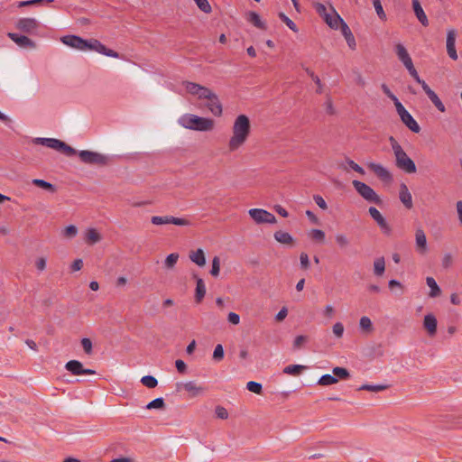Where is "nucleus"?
Wrapping results in <instances>:
<instances>
[{"instance_id":"obj_49","label":"nucleus","mask_w":462,"mask_h":462,"mask_svg":"<svg viewBox=\"0 0 462 462\" xmlns=\"http://www.w3.org/2000/svg\"><path fill=\"white\" fill-rule=\"evenodd\" d=\"M212 358L216 362H220L224 358V348L221 344L216 346Z\"/></svg>"},{"instance_id":"obj_24","label":"nucleus","mask_w":462,"mask_h":462,"mask_svg":"<svg viewBox=\"0 0 462 462\" xmlns=\"http://www.w3.org/2000/svg\"><path fill=\"white\" fill-rule=\"evenodd\" d=\"M433 105L437 107V109L440 112H445L446 108L444 104L441 102L438 95L429 87V85H425L422 88Z\"/></svg>"},{"instance_id":"obj_23","label":"nucleus","mask_w":462,"mask_h":462,"mask_svg":"<svg viewBox=\"0 0 462 462\" xmlns=\"http://www.w3.org/2000/svg\"><path fill=\"white\" fill-rule=\"evenodd\" d=\"M416 248L420 254H425L427 251V238L424 231L418 228L415 233Z\"/></svg>"},{"instance_id":"obj_5","label":"nucleus","mask_w":462,"mask_h":462,"mask_svg":"<svg viewBox=\"0 0 462 462\" xmlns=\"http://www.w3.org/2000/svg\"><path fill=\"white\" fill-rule=\"evenodd\" d=\"M313 7L331 29L337 30L338 28V22H342V18L331 5H329L330 12L321 3H314Z\"/></svg>"},{"instance_id":"obj_40","label":"nucleus","mask_w":462,"mask_h":462,"mask_svg":"<svg viewBox=\"0 0 462 462\" xmlns=\"http://www.w3.org/2000/svg\"><path fill=\"white\" fill-rule=\"evenodd\" d=\"M164 408H165V402H164L163 398H162V397L152 400L146 405V409H148V410H152V409L162 410Z\"/></svg>"},{"instance_id":"obj_42","label":"nucleus","mask_w":462,"mask_h":462,"mask_svg":"<svg viewBox=\"0 0 462 462\" xmlns=\"http://www.w3.org/2000/svg\"><path fill=\"white\" fill-rule=\"evenodd\" d=\"M178 260H179V254L177 253H172V254H169L164 261L165 268L172 269L175 266V264L177 263Z\"/></svg>"},{"instance_id":"obj_53","label":"nucleus","mask_w":462,"mask_h":462,"mask_svg":"<svg viewBox=\"0 0 462 462\" xmlns=\"http://www.w3.org/2000/svg\"><path fill=\"white\" fill-rule=\"evenodd\" d=\"M309 340V337L307 336H298L295 337L293 341V349L297 350L303 346V345Z\"/></svg>"},{"instance_id":"obj_16","label":"nucleus","mask_w":462,"mask_h":462,"mask_svg":"<svg viewBox=\"0 0 462 462\" xmlns=\"http://www.w3.org/2000/svg\"><path fill=\"white\" fill-rule=\"evenodd\" d=\"M39 27V23L34 18H21L16 23V28L25 33H32Z\"/></svg>"},{"instance_id":"obj_11","label":"nucleus","mask_w":462,"mask_h":462,"mask_svg":"<svg viewBox=\"0 0 462 462\" xmlns=\"http://www.w3.org/2000/svg\"><path fill=\"white\" fill-rule=\"evenodd\" d=\"M151 222L153 225H168L173 224L176 226H189L191 223L189 220L181 217H176L173 216H153L151 217Z\"/></svg>"},{"instance_id":"obj_33","label":"nucleus","mask_w":462,"mask_h":462,"mask_svg":"<svg viewBox=\"0 0 462 462\" xmlns=\"http://www.w3.org/2000/svg\"><path fill=\"white\" fill-rule=\"evenodd\" d=\"M32 184L39 187V188H42L47 191H50L51 193H54L56 191V188L53 184L44 180H41V179H34L32 180Z\"/></svg>"},{"instance_id":"obj_15","label":"nucleus","mask_w":462,"mask_h":462,"mask_svg":"<svg viewBox=\"0 0 462 462\" xmlns=\"http://www.w3.org/2000/svg\"><path fill=\"white\" fill-rule=\"evenodd\" d=\"M368 212L371 216V217L377 223L381 230L385 235H390L392 232V228L385 220V218L382 216V214L379 212L377 208L374 207H370L368 209Z\"/></svg>"},{"instance_id":"obj_6","label":"nucleus","mask_w":462,"mask_h":462,"mask_svg":"<svg viewBox=\"0 0 462 462\" xmlns=\"http://www.w3.org/2000/svg\"><path fill=\"white\" fill-rule=\"evenodd\" d=\"M35 144L44 145L53 150L61 152L67 156H72L77 153V151L65 143L64 142L55 138H34L32 141Z\"/></svg>"},{"instance_id":"obj_14","label":"nucleus","mask_w":462,"mask_h":462,"mask_svg":"<svg viewBox=\"0 0 462 462\" xmlns=\"http://www.w3.org/2000/svg\"><path fill=\"white\" fill-rule=\"evenodd\" d=\"M367 167L372 171L381 180L390 183L393 181V175L383 165L375 162L367 163Z\"/></svg>"},{"instance_id":"obj_45","label":"nucleus","mask_w":462,"mask_h":462,"mask_svg":"<svg viewBox=\"0 0 462 462\" xmlns=\"http://www.w3.org/2000/svg\"><path fill=\"white\" fill-rule=\"evenodd\" d=\"M246 389L254 393L262 394L263 386L260 383L250 381L246 384Z\"/></svg>"},{"instance_id":"obj_10","label":"nucleus","mask_w":462,"mask_h":462,"mask_svg":"<svg viewBox=\"0 0 462 462\" xmlns=\"http://www.w3.org/2000/svg\"><path fill=\"white\" fill-rule=\"evenodd\" d=\"M396 111L402 122L413 133L418 134L420 127L412 116L405 109L402 103L396 104Z\"/></svg>"},{"instance_id":"obj_1","label":"nucleus","mask_w":462,"mask_h":462,"mask_svg":"<svg viewBox=\"0 0 462 462\" xmlns=\"http://www.w3.org/2000/svg\"><path fill=\"white\" fill-rule=\"evenodd\" d=\"M61 42L69 47H72V48H75V49H78L80 51L91 50V51H95L98 53L104 54L108 57H112V58L119 57L118 52L106 48L99 41L95 40V39L87 41V40L82 39L79 36L67 35V36H63L61 38Z\"/></svg>"},{"instance_id":"obj_39","label":"nucleus","mask_w":462,"mask_h":462,"mask_svg":"<svg viewBox=\"0 0 462 462\" xmlns=\"http://www.w3.org/2000/svg\"><path fill=\"white\" fill-rule=\"evenodd\" d=\"M141 383L149 389H153L158 385L157 379L152 375H144L141 378Z\"/></svg>"},{"instance_id":"obj_3","label":"nucleus","mask_w":462,"mask_h":462,"mask_svg":"<svg viewBox=\"0 0 462 462\" xmlns=\"http://www.w3.org/2000/svg\"><path fill=\"white\" fill-rule=\"evenodd\" d=\"M389 142L395 156V164L397 168L407 173L416 172L417 169L414 162L407 155L395 138L390 136Z\"/></svg>"},{"instance_id":"obj_30","label":"nucleus","mask_w":462,"mask_h":462,"mask_svg":"<svg viewBox=\"0 0 462 462\" xmlns=\"http://www.w3.org/2000/svg\"><path fill=\"white\" fill-rule=\"evenodd\" d=\"M194 278L197 279V286H196V294L195 298L198 302H199L206 294V286L201 278H198L197 275L194 274Z\"/></svg>"},{"instance_id":"obj_25","label":"nucleus","mask_w":462,"mask_h":462,"mask_svg":"<svg viewBox=\"0 0 462 462\" xmlns=\"http://www.w3.org/2000/svg\"><path fill=\"white\" fill-rule=\"evenodd\" d=\"M412 8H413L414 14H415L417 19L420 21V23L423 26H428L429 25L428 17H427L426 14L424 13L419 0H412Z\"/></svg>"},{"instance_id":"obj_55","label":"nucleus","mask_w":462,"mask_h":462,"mask_svg":"<svg viewBox=\"0 0 462 462\" xmlns=\"http://www.w3.org/2000/svg\"><path fill=\"white\" fill-rule=\"evenodd\" d=\"M44 2L51 3V2H53V0H27V1H21V2H18L17 7L21 8V7H25V6H31V5H34L44 3Z\"/></svg>"},{"instance_id":"obj_36","label":"nucleus","mask_w":462,"mask_h":462,"mask_svg":"<svg viewBox=\"0 0 462 462\" xmlns=\"http://www.w3.org/2000/svg\"><path fill=\"white\" fill-rule=\"evenodd\" d=\"M338 382V379L336 378L333 374H324L322 375L318 383L322 386H328L332 385L334 383H337Z\"/></svg>"},{"instance_id":"obj_62","label":"nucleus","mask_w":462,"mask_h":462,"mask_svg":"<svg viewBox=\"0 0 462 462\" xmlns=\"http://www.w3.org/2000/svg\"><path fill=\"white\" fill-rule=\"evenodd\" d=\"M216 415L217 418L226 420L228 417V412L226 408L222 406H217L216 407Z\"/></svg>"},{"instance_id":"obj_32","label":"nucleus","mask_w":462,"mask_h":462,"mask_svg":"<svg viewBox=\"0 0 462 462\" xmlns=\"http://www.w3.org/2000/svg\"><path fill=\"white\" fill-rule=\"evenodd\" d=\"M385 271V261L383 257H378L374 261V273L382 276Z\"/></svg>"},{"instance_id":"obj_35","label":"nucleus","mask_w":462,"mask_h":462,"mask_svg":"<svg viewBox=\"0 0 462 462\" xmlns=\"http://www.w3.org/2000/svg\"><path fill=\"white\" fill-rule=\"evenodd\" d=\"M335 241L341 249H345L350 245L348 236L343 233H337L335 236Z\"/></svg>"},{"instance_id":"obj_64","label":"nucleus","mask_w":462,"mask_h":462,"mask_svg":"<svg viewBox=\"0 0 462 462\" xmlns=\"http://www.w3.org/2000/svg\"><path fill=\"white\" fill-rule=\"evenodd\" d=\"M314 199V201L316 202V204L322 209L326 210L328 208V205L326 203V201L324 200V199L319 196V195H315L313 197Z\"/></svg>"},{"instance_id":"obj_12","label":"nucleus","mask_w":462,"mask_h":462,"mask_svg":"<svg viewBox=\"0 0 462 462\" xmlns=\"http://www.w3.org/2000/svg\"><path fill=\"white\" fill-rule=\"evenodd\" d=\"M249 216L254 219V221L257 224H274L276 223V217L267 210L262 208H252L248 211Z\"/></svg>"},{"instance_id":"obj_8","label":"nucleus","mask_w":462,"mask_h":462,"mask_svg":"<svg viewBox=\"0 0 462 462\" xmlns=\"http://www.w3.org/2000/svg\"><path fill=\"white\" fill-rule=\"evenodd\" d=\"M79 156L82 162L92 165L105 166L109 162V158L102 153L92 151H80Z\"/></svg>"},{"instance_id":"obj_51","label":"nucleus","mask_w":462,"mask_h":462,"mask_svg":"<svg viewBox=\"0 0 462 462\" xmlns=\"http://www.w3.org/2000/svg\"><path fill=\"white\" fill-rule=\"evenodd\" d=\"M212 94H213V91L211 89L201 85L196 97L199 99H207V98L210 97V96Z\"/></svg>"},{"instance_id":"obj_38","label":"nucleus","mask_w":462,"mask_h":462,"mask_svg":"<svg viewBox=\"0 0 462 462\" xmlns=\"http://www.w3.org/2000/svg\"><path fill=\"white\" fill-rule=\"evenodd\" d=\"M333 375L337 379L346 380L348 379L350 376V374L347 369L344 367H334L332 370Z\"/></svg>"},{"instance_id":"obj_46","label":"nucleus","mask_w":462,"mask_h":462,"mask_svg":"<svg viewBox=\"0 0 462 462\" xmlns=\"http://www.w3.org/2000/svg\"><path fill=\"white\" fill-rule=\"evenodd\" d=\"M185 85L186 90L192 96H197L198 91L201 85L190 81H185L183 83Z\"/></svg>"},{"instance_id":"obj_56","label":"nucleus","mask_w":462,"mask_h":462,"mask_svg":"<svg viewBox=\"0 0 462 462\" xmlns=\"http://www.w3.org/2000/svg\"><path fill=\"white\" fill-rule=\"evenodd\" d=\"M78 234V228L74 225H69L63 230V236L68 238H73Z\"/></svg>"},{"instance_id":"obj_48","label":"nucleus","mask_w":462,"mask_h":462,"mask_svg":"<svg viewBox=\"0 0 462 462\" xmlns=\"http://www.w3.org/2000/svg\"><path fill=\"white\" fill-rule=\"evenodd\" d=\"M279 17L291 31H293L295 32H298L297 25L287 15H285L283 13H280Z\"/></svg>"},{"instance_id":"obj_50","label":"nucleus","mask_w":462,"mask_h":462,"mask_svg":"<svg viewBox=\"0 0 462 462\" xmlns=\"http://www.w3.org/2000/svg\"><path fill=\"white\" fill-rule=\"evenodd\" d=\"M220 272V259L218 256H215L212 260V268L210 274L214 277H217Z\"/></svg>"},{"instance_id":"obj_34","label":"nucleus","mask_w":462,"mask_h":462,"mask_svg":"<svg viewBox=\"0 0 462 462\" xmlns=\"http://www.w3.org/2000/svg\"><path fill=\"white\" fill-rule=\"evenodd\" d=\"M306 369L305 365H290L284 367L283 373L291 375H299L303 370Z\"/></svg>"},{"instance_id":"obj_9","label":"nucleus","mask_w":462,"mask_h":462,"mask_svg":"<svg viewBox=\"0 0 462 462\" xmlns=\"http://www.w3.org/2000/svg\"><path fill=\"white\" fill-rule=\"evenodd\" d=\"M381 319H375L374 322L372 319H359L358 329L359 332L364 336L372 335L375 331L383 332L386 329L385 326L380 322Z\"/></svg>"},{"instance_id":"obj_41","label":"nucleus","mask_w":462,"mask_h":462,"mask_svg":"<svg viewBox=\"0 0 462 462\" xmlns=\"http://www.w3.org/2000/svg\"><path fill=\"white\" fill-rule=\"evenodd\" d=\"M309 236L312 240L319 243H323L325 240V233L320 229H311Z\"/></svg>"},{"instance_id":"obj_2","label":"nucleus","mask_w":462,"mask_h":462,"mask_svg":"<svg viewBox=\"0 0 462 462\" xmlns=\"http://www.w3.org/2000/svg\"><path fill=\"white\" fill-rule=\"evenodd\" d=\"M251 132V123L245 115H239L232 126V136L228 142V150L235 152L238 150L248 139Z\"/></svg>"},{"instance_id":"obj_31","label":"nucleus","mask_w":462,"mask_h":462,"mask_svg":"<svg viewBox=\"0 0 462 462\" xmlns=\"http://www.w3.org/2000/svg\"><path fill=\"white\" fill-rule=\"evenodd\" d=\"M426 283L430 287V296L432 298L438 297L441 294V290L432 277H427Z\"/></svg>"},{"instance_id":"obj_20","label":"nucleus","mask_w":462,"mask_h":462,"mask_svg":"<svg viewBox=\"0 0 462 462\" xmlns=\"http://www.w3.org/2000/svg\"><path fill=\"white\" fill-rule=\"evenodd\" d=\"M456 42V31L455 30H449L447 34V51L448 56L456 60H457V53L455 47Z\"/></svg>"},{"instance_id":"obj_22","label":"nucleus","mask_w":462,"mask_h":462,"mask_svg":"<svg viewBox=\"0 0 462 462\" xmlns=\"http://www.w3.org/2000/svg\"><path fill=\"white\" fill-rule=\"evenodd\" d=\"M399 198L402 203L405 206V208L409 209L412 208V197L405 183H402L400 185Z\"/></svg>"},{"instance_id":"obj_58","label":"nucleus","mask_w":462,"mask_h":462,"mask_svg":"<svg viewBox=\"0 0 462 462\" xmlns=\"http://www.w3.org/2000/svg\"><path fill=\"white\" fill-rule=\"evenodd\" d=\"M300 267L304 270H307L310 268V260L309 256L306 253L302 252L300 255Z\"/></svg>"},{"instance_id":"obj_47","label":"nucleus","mask_w":462,"mask_h":462,"mask_svg":"<svg viewBox=\"0 0 462 462\" xmlns=\"http://www.w3.org/2000/svg\"><path fill=\"white\" fill-rule=\"evenodd\" d=\"M197 6L205 14H210L212 8L208 0H194Z\"/></svg>"},{"instance_id":"obj_52","label":"nucleus","mask_w":462,"mask_h":462,"mask_svg":"<svg viewBox=\"0 0 462 462\" xmlns=\"http://www.w3.org/2000/svg\"><path fill=\"white\" fill-rule=\"evenodd\" d=\"M453 264V255L450 253H445L441 259V265L444 269H448Z\"/></svg>"},{"instance_id":"obj_18","label":"nucleus","mask_w":462,"mask_h":462,"mask_svg":"<svg viewBox=\"0 0 462 462\" xmlns=\"http://www.w3.org/2000/svg\"><path fill=\"white\" fill-rule=\"evenodd\" d=\"M207 107L216 116H220L223 112L222 104L218 97L213 92L210 97L207 98Z\"/></svg>"},{"instance_id":"obj_43","label":"nucleus","mask_w":462,"mask_h":462,"mask_svg":"<svg viewBox=\"0 0 462 462\" xmlns=\"http://www.w3.org/2000/svg\"><path fill=\"white\" fill-rule=\"evenodd\" d=\"M386 388H387V385H383V384H375V385L363 384L358 388V390L359 391H369V392H381V391L385 390Z\"/></svg>"},{"instance_id":"obj_54","label":"nucleus","mask_w":462,"mask_h":462,"mask_svg":"<svg viewBox=\"0 0 462 462\" xmlns=\"http://www.w3.org/2000/svg\"><path fill=\"white\" fill-rule=\"evenodd\" d=\"M373 4H374V9H375V12H376L377 15L380 17V19L385 20L386 14L382 6L381 0H373Z\"/></svg>"},{"instance_id":"obj_59","label":"nucleus","mask_w":462,"mask_h":462,"mask_svg":"<svg viewBox=\"0 0 462 462\" xmlns=\"http://www.w3.org/2000/svg\"><path fill=\"white\" fill-rule=\"evenodd\" d=\"M81 345L86 354L89 355L92 353V342L89 338H83L81 340Z\"/></svg>"},{"instance_id":"obj_26","label":"nucleus","mask_w":462,"mask_h":462,"mask_svg":"<svg viewBox=\"0 0 462 462\" xmlns=\"http://www.w3.org/2000/svg\"><path fill=\"white\" fill-rule=\"evenodd\" d=\"M246 20L254 24L256 28L261 30H266V23L261 20L260 15L254 11H250L246 14Z\"/></svg>"},{"instance_id":"obj_17","label":"nucleus","mask_w":462,"mask_h":462,"mask_svg":"<svg viewBox=\"0 0 462 462\" xmlns=\"http://www.w3.org/2000/svg\"><path fill=\"white\" fill-rule=\"evenodd\" d=\"M180 388H183L185 391H187L191 397H196L205 391V388L203 386L198 385L193 381H189L185 383H178L177 390L180 391Z\"/></svg>"},{"instance_id":"obj_28","label":"nucleus","mask_w":462,"mask_h":462,"mask_svg":"<svg viewBox=\"0 0 462 462\" xmlns=\"http://www.w3.org/2000/svg\"><path fill=\"white\" fill-rule=\"evenodd\" d=\"M189 259L199 266H204L206 264V258L204 251L199 248L197 251H193L189 254Z\"/></svg>"},{"instance_id":"obj_4","label":"nucleus","mask_w":462,"mask_h":462,"mask_svg":"<svg viewBox=\"0 0 462 462\" xmlns=\"http://www.w3.org/2000/svg\"><path fill=\"white\" fill-rule=\"evenodd\" d=\"M180 124L190 130L207 132L214 128L215 122L210 118L200 117L192 114H186L179 120Z\"/></svg>"},{"instance_id":"obj_37","label":"nucleus","mask_w":462,"mask_h":462,"mask_svg":"<svg viewBox=\"0 0 462 462\" xmlns=\"http://www.w3.org/2000/svg\"><path fill=\"white\" fill-rule=\"evenodd\" d=\"M423 327L427 330L430 336L435 335L437 331L438 319H423Z\"/></svg>"},{"instance_id":"obj_27","label":"nucleus","mask_w":462,"mask_h":462,"mask_svg":"<svg viewBox=\"0 0 462 462\" xmlns=\"http://www.w3.org/2000/svg\"><path fill=\"white\" fill-rule=\"evenodd\" d=\"M273 236L274 239L280 244L287 245H293L294 244L293 237L288 232L279 230L274 233Z\"/></svg>"},{"instance_id":"obj_7","label":"nucleus","mask_w":462,"mask_h":462,"mask_svg":"<svg viewBox=\"0 0 462 462\" xmlns=\"http://www.w3.org/2000/svg\"><path fill=\"white\" fill-rule=\"evenodd\" d=\"M352 184L357 193L366 201L376 205H381L383 203L381 198L369 185L356 180H353Z\"/></svg>"},{"instance_id":"obj_29","label":"nucleus","mask_w":462,"mask_h":462,"mask_svg":"<svg viewBox=\"0 0 462 462\" xmlns=\"http://www.w3.org/2000/svg\"><path fill=\"white\" fill-rule=\"evenodd\" d=\"M102 239L101 235L95 228H89L86 232L85 240L89 245H95Z\"/></svg>"},{"instance_id":"obj_44","label":"nucleus","mask_w":462,"mask_h":462,"mask_svg":"<svg viewBox=\"0 0 462 462\" xmlns=\"http://www.w3.org/2000/svg\"><path fill=\"white\" fill-rule=\"evenodd\" d=\"M406 69L409 71L410 75L421 86L422 88L425 87V85H428L423 79L420 78L416 69L413 66V63L411 64Z\"/></svg>"},{"instance_id":"obj_60","label":"nucleus","mask_w":462,"mask_h":462,"mask_svg":"<svg viewBox=\"0 0 462 462\" xmlns=\"http://www.w3.org/2000/svg\"><path fill=\"white\" fill-rule=\"evenodd\" d=\"M346 163L353 171H355L362 175L365 174L364 169L361 166H359L356 162H355L353 160L347 159Z\"/></svg>"},{"instance_id":"obj_61","label":"nucleus","mask_w":462,"mask_h":462,"mask_svg":"<svg viewBox=\"0 0 462 462\" xmlns=\"http://www.w3.org/2000/svg\"><path fill=\"white\" fill-rule=\"evenodd\" d=\"M340 26V30L344 37H347L348 35L353 34L348 25L342 19V22H338V27Z\"/></svg>"},{"instance_id":"obj_21","label":"nucleus","mask_w":462,"mask_h":462,"mask_svg":"<svg viewBox=\"0 0 462 462\" xmlns=\"http://www.w3.org/2000/svg\"><path fill=\"white\" fill-rule=\"evenodd\" d=\"M395 53L405 68L409 67L411 64L413 63L406 48L402 43H397L395 45Z\"/></svg>"},{"instance_id":"obj_13","label":"nucleus","mask_w":462,"mask_h":462,"mask_svg":"<svg viewBox=\"0 0 462 462\" xmlns=\"http://www.w3.org/2000/svg\"><path fill=\"white\" fill-rule=\"evenodd\" d=\"M66 370L70 372L73 375L81 374H95L96 371L88 368H84L81 362L78 360H70L65 365Z\"/></svg>"},{"instance_id":"obj_19","label":"nucleus","mask_w":462,"mask_h":462,"mask_svg":"<svg viewBox=\"0 0 462 462\" xmlns=\"http://www.w3.org/2000/svg\"><path fill=\"white\" fill-rule=\"evenodd\" d=\"M8 36L20 47L29 49H34L36 47L35 42L25 35H19L17 33L10 32L8 33Z\"/></svg>"},{"instance_id":"obj_63","label":"nucleus","mask_w":462,"mask_h":462,"mask_svg":"<svg viewBox=\"0 0 462 462\" xmlns=\"http://www.w3.org/2000/svg\"><path fill=\"white\" fill-rule=\"evenodd\" d=\"M333 333H334V335L337 337H341L343 336V333H344V326H343V324L340 323V322H337L333 326Z\"/></svg>"},{"instance_id":"obj_57","label":"nucleus","mask_w":462,"mask_h":462,"mask_svg":"<svg viewBox=\"0 0 462 462\" xmlns=\"http://www.w3.org/2000/svg\"><path fill=\"white\" fill-rule=\"evenodd\" d=\"M382 89L383 91V93L389 97L391 98L393 102H394V106H396V104L398 103H401L398 98L396 97V96L390 90V88L385 85V84H383L382 85Z\"/></svg>"}]
</instances>
